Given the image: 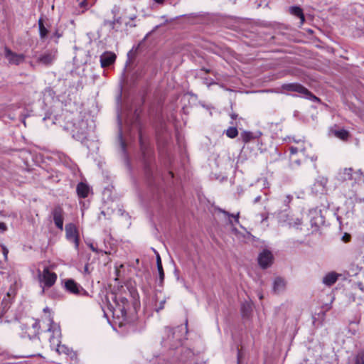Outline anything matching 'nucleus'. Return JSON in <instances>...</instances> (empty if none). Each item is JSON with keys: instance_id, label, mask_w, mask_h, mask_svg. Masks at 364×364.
Listing matches in <instances>:
<instances>
[{"instance_id": "obj_11", "label": "nucleus", "mask_w": 364, "mask_h": 364, "mask_svg": "<svg viewBox=\"0 0 364 364\" xmlns=\"http://www.w3.org/2000/svg\"><path fill=\"white\" fill-rule=\"evenodd\" d=\"M89 191H90L89 186L84 183H80L77 186L76 191H77V196L80 198H85L87 197Z\"/></svg>"}, {"instance_id": "obj_7", "label": "nucleus", "mask_w": 364, "mask_h": 364, "mask_svg": "<svg viewBox=\"0 0 364 364\" xmlns=\"http://www.w3.org/2000/svg\"><path fill=\"white\" fill-rule=\"evenodd\" d=\"M57 50H47L38 58V62L45 65H51L56 58Z\"/></svg>"}, {"instance_id": "obj_43", "label": "nucleus", "mask_w": 364, "mask_h": 364, "mask_svg": "<svg viewBox=\"0 0 364 364\" xmlns=\"http://www.w3.org/2000/svg\"><path fill=\"white\" fill-rule=\"evenodd\" d=\"M240 353L239 352L238 353V363L240 362Z\"/></svg>"}, {"instance_id": "obj_22", "label": "nucleus", "mask_w": 364, "mask_h": 364, "mask_svg": "<svg viewBox=\"0 0 364 364\" xmlns=\"http://www.w3.org/2000/svg\"><path fill=\"white\" fill-rule=\"evenodd\" d=\"M116 23H121V22L119 21V19H116V20H114V21H105L104 22V25L105 26H109V27L111 29H114V25H115Z\"/></svg>"}, {"instance_id": "obj_35", "label": "nucleus", "mask_w": 364, "mask_h": 364, "mask_svg": "<svg viewBox=\"0 0 364 364\" xmlns=\"http://www.w3.org/2000/svg\"><path fill=\"white\" fill-rule=\"evenodd\" d=\"M86 5H87V1L86 0H83L82 2L80 3V7H85Z\"/></svg>"}, {"instance_id": "obj_15", "label": "nucleus", "mask_w": 364, "mask_h": 364, "mask_svg": "<svg viewBox=\"0 0 364 364\" xmlns=\"http://www.w3.org/2000/svg\"><path fill=\"white\" fill-rule=\"evenodd\" d=\"M285 286H286L285 281L283 279L278 277V278L275 279V280L274 282L273 290L275 293H279L284 289Z\"/></svg>"}, {"instance_id": "obj_3", "label": "nucleus", "mask_w": 364, "mask_h": 364, "mask_svg": "<svg viewBox=\"0 0 364 364\" xmlns=\"http://www.w3.org/2000/svg\"><path fill=\"white\" fill-rule=\"evenodd\" d=\"M38 279L41 284H43L42 291H45V288L51 287L56 282L57 274L52 272L48 267L44 268L42 272H39Z\"/></svg>"}, {"instance_id": "obj_10", "label": "nucleus", "mask_w": 364, "mask_h": 364, "mask_svg": "<svg viewBox=\"0 0 364 364\" xmlns=\"http://www.w3.org/2000/svg\"><path fill=\"white\" fill-rule=\"evenodd\" d=\"M116 55L112 52H105L100 56V64L102 68H106L113 64L116 60Z\"/></svg>"}, {"instance_id": "obj_39", "label": "nucleus", "mask_w": 364, "mask_h": 364, "mask_svg": "<svg viewBox=\"0 0 364 364\" xmlns=\"http://www.w3.org/2000/svg\"><path fill=\"white\" fill-rule=\"evenodd\" d=\"M136 18V15H133V16L129 17V19L132 20V21H134Z\"/></svg>"}, {"instance_id": "obj_46", "label": "nucleus", "mask_w": 364, "mask_h": 364, "mask_svg": "<svg viewBox=\"0 0 364 364\" xmlns=\"http://www.w3.org/2000/svg\"><path fill=\"white\" fill-rule=\"evenodd\" d=\"M122 145L123 147L124 146V142H122Z\"/></svg>"}, {"instance_id": "obj_12", "label": "nucleus", "mask_w": 364, "mask_h": 364, "mask_svg": "<svg viewBox=\"0 0 364 364\" xmlns=\"http://www.w3.org/2000/svg\"><path fill=\"white\" fill-rule=\"evenodd\" d=\"M156 266L159 276V285L163 286L164 280V272L162 266L161 259L158 252H156Z\"/></svg>"}, {"instance_id": "obj_23", "label": "nucleus", "mask_w": 364, "mask_h": 364, "mask_svg": "<svg viewBox=\"0 0 364 364\" xmlns=\"http://www.w3.org/2000/svg\"><path fill=\"white\" fill-rule=\"evenodd\" d=\"M355 364H364V352H361L358 354Z\"/></svg>"}, {"instance_id": "obj_14", "label": "nucleus", "mask_w": 364, "mask_h": 364, "mask_svg": "<svg viewBox=\"0 0 364 364\" xmlns=\"http://www.w3.org/2000/svg\"><path fill=\"white\" fill-rule=\"evenodd\" d=\"M330 133L331 134L342 140H347L349 136V132L343 129L337 130L331 128L330 129Z\"/></svg>"}, {"instance_id": "obj_5", "label": "nucleus", "mask_w": 364, "mask_h": 364, "mask_svg": "<svg viewBox=\"0 0 364 364\" xmlns=\"http://www.w3.org/2000/svg\"><path fill=\"white\" fill-rule=\"evenodd\" d=\"M51 216L55 226L60 230H63L64 210L60 205H55L51 210Z\"/></svg>"}, {"instance_id": "obj_34", "label": "nucleus", "mask_w": 364, "mask_h": 364, "mask_svg": "<svg viewBox=\"0 0 364 364\" xmlns=\"http://www.w3.org/2000/svg\"><path fill=\"white\" fill-rule=\"evenodd\" d=\"M30 343H31H31H34V344H36V345H37V346H39V344H40V341H39V339H38V338H36V339H34L33 341H30Z\"/></svg>"}, {"instance_id": "obj_26", "label": "nucleus", "mask_w": 364, "mask_h": 364, "mask_svg": "<svg viewBox=\"0 0 364 364\" xmlns=\"http://www.w3.org/2000/svg\"><path fill=\"white\" fill-rule=\"evenodd\" d=\"M289 151H290L291 155L292 156L295 155L299 151V149L297 147L291 146L289 148Z\"/></svg>"}, {"instance_id": "obj_41", "label": "nucleus", "mask_w": 364, "mask_h": 364, "mask_svg": "<svg viewBox=\"0 0 364 364\" xmlns=\"http://www.w3.org/2000/svg\"><path fill=\"white\" fill-rule=\"evenodd\" d=\"M36 355V353L35 352H33V353L28 354L26 356L29 357V356H33V355Z\"/></svg>"}, {"instance_id": "obj_8", "label": "nucleus", "mask_w": 364, "mask_h": 364, "mask_svg": "<svg viewBox=\"0 0 364 364\" xmlns=\"http://www.w3.org/2000/svg\"><path fill=\"white\" fill-rule=\"evenodd\" d=\"M65 232L66 237L70 240H73L75 242V246L77 247L79 238L75 225L73 223L67 224L65 225Z\"/></svg>"}, {"instance_id": "obj_2", "label": "nucleus", "mask_w": 364, "mask_h": 364, "mask_svg": "<svg viewBox=\"0 0 364 364\" xmlns=\"http://www.w3.org/2000/svg\"><path fill=\"white\" fill-rule=\"evenodd\" d=\"M282 89L287 91L296 92L305 95L307 98L314 102H318L319 99L314 95L309 90L299 83H287L282 85Z\"/></svg>"}, {"instance_id": "obj_20", "label": "nucleus", "mask_w": 364, "mask_h": 364, "mask_svg": "<svg viewBox=\"0 0 364 364\" xmlns=\"http://www.w3.org/2000/svg\"><path fill=\"white\" fill-rule=\"evenodd\" d=\"M6 297L9 298L8 302L6 303V306H9L11 303V301L14 299L16 295L15 289L11 287L9 291L6 293Z\"/></svg>"}, {"instance_id": "obj_13", "label": "nucleus", "mask_w": 364, "mask_h": 364, "mask_svg": "<svg viewBox=\"0 0 364 364\" xmlns=\"http://www.w3.org/2000/svg\"><path fill=\"white\" fill-rule=\"evenodd\" d=\"M289 13L295 16H297L301 20V23H304L305 21L304 14L301 8L297 6H291L289 9Z\"/></svg>"}, {"instance_id": "obj_40", "label": "nucleus", "mask_w": 364, "mask_h": 364, "mask_svg": "<svg viewBox=\"0 0 364 364\" xmlns=\"http://www.w3.org/2000/svg\"><path fill=\"white\" fill-rule=\"evenodd\" d=\"M165 0H154L156 3L162 4Z\"/></svg>"}, {"instance_id": "obj_19", "label": "nucleus", "mask_w": 364, "mask_h": 364, "mask_svg": "<svg viewBox=\"0 0 364 364\" xmlns=\"http://www.w3.org/2000/svg\"><path fill=\"white\" fill-rule=\"evenodd\" d=\"M238 134V131L236 127H231L226 130V135L231 139L235 138Z\"/></svg>"}, {"instance_id": "obj_33", "label": "nucleus", "mask_w": 364, "mask_h": 364, "mask_svg": "<svg viewBox=\"0 0 364 364\" xmlns=\"http://www.w3.org/2000/svg\"><path fill=\"white\" fill-rule=\"evenodd\" d=\"M8 252H9V251H8V250L6 249V247H3V253H4V257H5V259H6V258H7Z\"/></svg>"}, {"instance_id": "obj_6", "label": "nucleus", "mask_w": 364, "mask_h": 364, "mask_svg": "<svg viewBox=\"0 0 364 364\" xmlns=\"http://www.w3.org/2000/svg\"><path fill=\"white\" fill-rule=\"evenodd\" d=\"M273 256L270 251L264 250L258 257V262L260 267L266 269L272 263Z\"/></svg>"}, {"instance_id": "obj_21", "label": "nucleus", "mask_w": 364, "mask_h": 364, "mask_svg": "<svg viewBox=\"0 0 364 364\" xmlns=\"http://www.w3.org/2000/svg\"><path fill=\"white\" fill-rule=\"evenodd\" d=\"M242 138L244 142L247 143L253 139V134L250 132H245L242 134Z\"/></svg>"}, {"instance_id": "obj_17", "label": "nucleus", "mask_w": 364, "mask_h": 364, "mask_svg": "<svg viewBox=\"0 0 364 364\" xmlns=\"http://www.w3.org/2000/svg\"><path fill=\"white\" fill-rule=\"evenodd\" d=\"M38 28H39L40 38L41 39H44L48 33V30L45 27V26L43 24V20L42 19V18H39V20L38 21Z\"/></svg>"}, {"instance_id": "obj_31", "label": "nucleus", "mask_w": 364, "mask_h": 364, "mask_svg": "<svg viewBox=\"0 0 364 364\" xmlns=\"http://www.w3.org/2000/svg\"><path fill=\"white\" fill-rule=\"evenodd\" d=\"M350 235H348V234H346H346L343 235V241H345L346 242H348V241L350 240Z\"/></svg>"}, {"instance_id": "obj_38", "label": "nucleus", "mask_w": 364, "mask_h": 364, "mask_svg": "<svg viewBox=\"0 0 364 364\" xmlns=\"http://www.w3.org/2000/svg\"><path fill=\"white\" fill-rule=\"evenodd\" d=\"M230 116L232 119H235L237 117V115L235 113L232 114Z\"/></svg>"}, {"instance_id": "obj_4", "label": "nucleus", "mask_w": 364, "mask_h": 364, "mask_svg": "<svg viewBox=\"0 0 364 364\" xmlns=\"http://www.w3.org/2000/svg\"><path fill=\"white\" fill-rule=\"evenodd\" d=\"M4 56L10 65H18L26 60L24 54L15 53L8 47L4 48Z\"/></svg>"}, {"instance_id": "obj_25", "label": "nucleus", "mask_w": 364, "mask_h": 364, "mask_svg": "<svg viewBox=\"0 0 364 364\" xmlns=\"http://www.w3.org/2000/svg\"><path fill=\"white\" fill-rule=\"evenodd\" d=\"M293 197L291 195H287L285 196V198L284 199V203L286 204V205H288L289 203H291V200H292Z\"/></svg>"}, {"instance_id": "obj_27", "label": "nucleus", "mask_w": 364, "mask_h": 364, "mask_svg": "<svg viewBox=\"0 0 364 364\" xmlns=\"http://www.w3.org/2000/svg\"><path fill=\"white\" fill-rule=\"evenodd\" d=\"M165 303H166V299L161 301L159 303V306L157 308L156 311H159L163 309L164 308Z\"/></svg>"}, {"instance_id": "obj_28", "label": "nucleus", "mask_w": 364, "mask_h": 364, "mask_svg": "<svg viewBox=\"0 0 364 364\" xmlns=\"http://www.w3.org/2000/svg\"><path fill=\"white\" fill-rule=\"evenodd\" d=\"M0 230L2 231V232H4L7 230V226L6 225L3 223V222H0Z\"/></svg>"}, {"instance_id": "obj_9", "label": "nucleus", "mask_w": 364, "mask_h": 364, "mask_svg": "<svg viewBox=\"0 0 364 364\" xmlns=\"http://www.w3.org/2000/svg\"><path fill=\"white\" fill-rule=\"evenodd\" d=\"M65 289L67 291L73 294H79L80 291L83 290L82 287L73 279L65 281Z\"/></svg>"}, {"instance_id": "obj_32", "label": "nucleus", "mask_w": 364, "mask_h": 364, "mask_svg": "<svg viewBox=\"0 0 364 364\" xmlns=\"http://www.w3.org/2000/svg\"><path fill=\"white\" fill-rule=\"evenodd\" d=\"M291 163L296 164L298 166L300 165V161L296 159H294L292 156H291Z\"/></svg>"}, {"instance_id": "obj_42", "label": "nucleus", "mask_w": 364, "mask_h": 364, "mask_svg": "<svg viewBox=\"0 0 364 364\" xmlns=\"http://www.w3.org/2000/svg\"><path fill=\"white\" fill-rule=\"evenodd\" d=\"M126 25L127 26L129 25V26H131V27H135L136 26L135 24H129V23H126Z\"/></svg>"}, {"instance_id": "obj_24", "label": "nucleus", "mask_w": 364, "mask_h": 364, "mask_svg": "<svg viewBox=\"0 0 364 364\" xmlns=\"http://www.w3.org/2000/svg\"><path fill=\"white\" fill-rule=\"evenodd\" d=\"M221 213L223 214L228 215L230 218H234L235 220V222L237 223L239 222V213L237 215L230 214L228 212L224 210H220Z\"/></svg>"}, {"instance_id": "obj_45", "label": "nucleus", "mask_w": 364, "mask_h": 364, "mask_svg": "<svg viewBox=\"0 0 364 364\" xmlns=\"http://www.w3.org/2000/svg\"><path fill=\"white\" fill-rule=\"evenodd\" d=\"M166 330H168V331H171V329L168 328H166Z\"/></svg>"}, {"instance_id": "obj_29", "label": "nucleus", "mask_w": 364, "mask_h": 364, "mask_svg": "<svg viewBox=\"0 0 364 364\" xmlns=\"http://www.w3.org/2000/svg\"><path fill=\"white\" fill-rule=\"evenodd\" d=\"M62 36V34L58 32V31H55V32L53 34L52 37L55 38L57 40L59 39Z\"/></svg>"}, {"instance_id": "obj_37", "label": "nucleus", "mask_w": 364, "mask_h": 364, "mask_svg": "<svg viewBox=\"0 0 364 364\" xmlns=\"http://www.w3.org/2000/svg\"><path fill=\"white\" fill-rule=\"evenodd\" d=\"M260 199H261V196H257V197H256V198H255V200H254V203H257V202H259V201L260 200Z\"/></svg>"}, {"instance_id": "obj_44", "label": "nucleus", "mask_w": 364, "mask_h": 364, "mask_svg": "<svg viewBox=\"0 0 364 364\" xmlns=\"http://www.w3.org/2000/svg\"><path fill=\"white\" fill-rule=\"evenodd\" d=\"M262 298H263V296H262V295H260V296H259V299H262Z\"/></svg>"}, {"instance_id": "obj_36", "label": "nucleus", "mask_w": 364, "mask_h": 364, "mask_svg": "<svg viewBox=\"0 0 364 364\" xmlns=\"http://www.w3.org/2000/svg\"><path fill=\"white\" fill-rule=\"evenodd\" d=\"M90 249H91L93 252H98V251H97V248H95V247L93 246V245H92V244H90Z\"/></svg>"}, {"instance_id": "obj_30", "label": "nucleus", "mask_w": 364, "mask_h": 364, "mask_svg": "<svg viewBox=\"0 0 364 364\" xmlns=\"http://www.w3.org/2000/svg\"><path fill=\"white\" fill-rule=\"evenodd\" d=\"M9 298L6 297V295L4 297L2 300V305L4 306V309L9 308V306H6V303L8 302Z\"/></svg>"}, {"instance_id": "obj_18", "label": "nucleus", "mask_w": 364, "mask_h": 364, "mask_svg": "<svg viewBox=\"0 0 364 364\" xmlns=\"http://www.w3.org/2000/svg\"><path fill=\"white\" fill-rule=\"evenodd\" d=\"M353 169L351 168H346L340 173L341 180L348 181L352 179Z\"/></svg>"}, {"instance_id": "obj_1", "label": "nucleus", "mask_w": 364, "mask_h": 364, "mask_svg": "<svg viewBox=\"0 0 364 364\" xmlns=\"http://www.w3.org/2000/svg\"><path fill=\"white\" fill-rule=\"evenodd\" d=\"M47 333L49 334V341L51 346L56 347V350L60 353V348H63L64 346L60 347V338L61 336L60 327L53 321H51Z\"/></svg>"}, {"instance_id": "obj_16", "label": "nucleus", "mask_w": 364, "mask_h": 364, "mask_svg": "<svg viewBox=\"0 0 364 364\" xmlns=\"http://www.w3.org/2000/svg\"><path fill=\"white\" fill-rule=\"evenodd\" d=\"M338 279V276L334 272H331L327 274L323 279V282L328 285L331 286L333 285Z\"/></svg>"}]
</instances>
